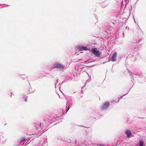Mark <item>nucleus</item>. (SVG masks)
<instances>
[{"label":"nucleus","mask_w":146,"mask_h":146,"mask_svg":"<svg viewBox=\"0 0 146 146\" xmlns=\"http://www.w3.org/2000/svg\"><path fill=\"white\" fill-rule=\"evenodd\" d=\"M137 42V40H133L128 44V46L129 48L134 49V50L137 52L139 49V48L138 46L139 44H137L135 46V44Z\"/></svg>","instance_id":"nucleus-1"},{"label":"nucleus","mask_w":146,"mask_h":146,"mask_svg":"<svg viewBox=\"0 0 146 146\" xmlns=\"http://www.w3.org/2000/svg\"><path fill=\"white\" fill-rule=\"evenodd\" d=\"M60 118L59 117H57L56 115L53 117L48 115L46 117V119L44 121H48L49 123H51L55 120H58Z\"/></svg>","instance_id":"nucleus-2"},{"label":"nucleus","mask_w":146,"mask_h":146,"mask_svg":"<svg viewBox=\"0 0 146 146\" xmlns=\"http://www.w3.org/2000/svg\"><path fill=\"white\" fill-rule=\"evenodd\" d=\"M91 51L92 53L96 57H99L101 53L99 50L96 48L92 47Z\"/></svg>","instance_id":"nucleus-3"},{"label":"nucleus","mask_w":146,"mask_h":146,"mask_svg":"<svg viewBox=\"0 0 146 146\" xmlns=\"http://www.w3.org/2000/svg\"><path fill=\"white\" fill-rule=\"evenodd\" d=\"M53 66L54 67L56 68L63 70L64 68V66L62 64L58 62L54 63L53 64Z\"/></svg>","instance_id":"nucleus-4"},{"label":"nucleus","mask_w":146,"mask_h":146,"mask_svg":"<svg viewBox=\"0 0 146 146\" xmlns=\"http://www.w3.org/2000/svg\"><path fill=\"white\" fill-rule=\"evenodd\" d=\"M74 100V97H71L70 98V100L67 102V104L68 103V106L66 110V113L68 111L69 109L70 108L69 106L72 105V102Z\"/></svg>","instance_id":"nucleus-5"},{"label":"nucleus","mask_w":146,"mask_h":146,"mask_svg":"<svg viewBox=\"0 0 146 146\" xmlns=\"http://www.w3.org/2000/svg\"><path fill=\"white\" fill-rule=\"evenodd\" d=\"M110 105L109 102H104L101 106V110H104L107 109L109 106Z\"/></svg>","instance_id":"nucleus-6"},{"label":"nucleus","mask_w":146,"mask_h":146,"mask_svg":"<svg viewBox=\"0 0 146 146\" xmlns=\"http://www.w3.org/2000/svg\"><path fill=\"white\" fill-rule=\"evenodd\" d=\"M110 3V0H106L102 3L101 6L102 8H104L108 5Z\"/></svg>","instance_id":"nucleus-7"},{"label":"nucleus","mask_w":146,"mask_h":146,"mask_svg":"<svg viewBox=\"0 0 146 146\" xmlns=\"http://www.w3.org/2000/svg\"><path fill=\"white\" fill-rule=\"evenodd\" d=\"M77 49L79 51L88 50V48L87 46H78L77 47Z\"/></svg>","instance_id":"nucleus-8"},{"label":"nucleus","mask_w":146,"mask_h":146,"mask_svg":"<svg viewBox=\"0 0 146 146\" xmlns=\"http://www.w3.org/2000/svg\"><path fill=\"white\" fill-rule=\"evenodd\" d=\"M131 81H132L133 82V85H132V86H131V88L129 89V90L128 91V92L126 94H124V95H123L121 96H120L119 98H118V100L117 101V102H116L115 101V100H113V101L112 103H117L118 102H119V100L122 98L123 97L126 95L128 92H129V91H130V89L132 88V87H133V86H134V82H133L132 81V80H131Z\"/></svg>","instance_id":"nucleus-9"},{"label":"nucleus","mask_w":146,"mask_h":146,"mask_svg":"<svg viewBox=\"0 0 146 146\" xmlns=\"http://www.w3.org/2000/svg\"><path fill=\"white\" fill-rule=\"evenodd\" d=\"M6 140L7 139L4 137L2 135H0V141L1 143H4Z\"/></svg>","instance_id":"nucleus-10"},{"label":"nucleus","mask_w":146,"mask_h":146,"mask_svg":"<svg viewBox=\"0 0 146 146\" xmlns=\"http://www.w3.org/2000/svg\"><path fill=\"white\" fill-rule=\"evenodd\" d=\"M117 54V52H115L113 53L112 56L111 57V60L112 62H114L116 61Z\"/></svg>","instance_id":"nucleus-11"},{"label":"nucleus","mask_w":146,"mask_h":146,"mask_svg":"<svg viewBox=\"0 0 146 146\" xmlns=\"http://www.w3.org/2000/svg\"><path fill=\"white\" fill-rule=\"evenodd\" d=\"M125 133L127 135V137L128 138L130 137V136L131 134V131L129 129L126 130L125 131Z\"/></svg>","instance_id":"nucleus-12"},{"label":"nucleus","mask_w":146,"mask_h":146,"mask_svg":"<svg viewBox=\"0 0 146 146\" xmlns=\"http://www.w3.org/2000/svg\"><path fill=\"white\" fill-rule=\"evenodd\" d=\"M134 74L140 78H142L143 76V74L141 72L140 73H136Z\"/></svg>","instance_id":"nucleus-13"},{"label":"nucleus","mask_w":146,"mask_h":146,"mask_svg":"<svg viewBox=\"0 0 146 146\" xmlns=\"http://www.w3.org/2000/svg\"><path fill=\"white\" fill-rule=\"evenodd\" d=\"M28 81L29 83V84L30 86V87H31V86H30V84L29 82V80H28ZM29 93H32L33 92V91H32V89H31V88H29Z\"/></svg>","instance_id":"nucleus-14"},{"label":"nucleus","mask_w":146,"mask_h":146,"mask_svg":"<svg viewBox=\"0 0 146 146\" xmlns=\"http://www.w3.org/2000/svg\"><path fill=\"white\" fill-rule=\"evenodd\" d=\"M139 146H143V142L142 140L139 141Z\"/></svg>","instance_id":"nucleus-15"},{"label":"nucleus","mask_w":146,"mask_h":146,"mask_svg":"<svg viewBox=\"0 0 146 146\" xmlns=\"http://www.w3.org/2000/svg\"><path fill=\"white\" fill-rule=\"evenodd\" d=\"M47 139H46L45 141H44L42 144V145L44 146H46V145H47Z\"/></svg>","instance_id":"nucleus-16"},{"label":"nucleus","mask_w":146,"mask_h":146,"mask_svg":"<svg viewBox=\"0 0 146 146\" xmlns=\"http://www.w3.org/2000/svg\"><path fill=\"white\" fill-rule=\"evenodd\" d=\"M23 98L24 99L25 101L27 102V96H26L23 95Z\"/></svg>","instance_id":"nucleus-17"},{"label":"nucleus","mask_w":146,"mask_h":146,"mask_svg":"<svg viewBox=\"0 0 146 146\" xmlns=\"http://www.w3.org/2000/svg\"><path fill=\"white\" fill-rule=\"evenodd\" d=\"M25 140V138H22L21 139H20V140H19L20 142H22L23 141H24Z\"/></svg>","instance_id":"nucleus-18"},{"label":"nucleus","mask_w":146,"mask_h":146,"mask_svg":"<svg viewBox=\"0 0 146 146\" xmlns=\"http://www.w3.org/2000/svg\"><path fill=\"white\" fill-rule=\"evenodd\" d=\"M58 79H57L56 81V83H55V88H56V87H58V84H57V83H58Z\"/></svg>","instance_id":"nucleus-19"},{"label":"nucleus","mask_w":146,"mask_h":146,"mask_svg":"<svg viewBox=\"0 0 146 146\" xmlns=\"http://www.w3.org/2000/svg\"><path fill=\"white\" fill-rule=\"evenodd\" d=\"M22 75L23 76H22L21 77V78L22 79H25V78H27V76L25 74H22Z\"/></svg>","instance_id":"nucleus-20"},{"label":"nucleus","mask_w":146,"mask_h":146,"mask_svg":"<svg viewBox=\"0 0 146 146\" xmlns=\"http://www.w3.org/2000/svg\"><path fill=\"white\" fill-rule=\"evenodd\" d=\"M64 83V82H63L61 84L60 83L59 84H58V88L59 89H60V86L63 83Z\"/></svg>","instance_id":"nucleus-21"},{"label":"nucleus","mask_w":146,"mask_h":146,"mask_svg":"<svg viewBox=\"0 0 146 146\" xmlns=\"http://www.w3.org/2000/svg\"><path fill=\"white\" fill-rule=\"evenodd\" d=\"M90 80V79H89V80H87L86 81L85 84H86V83H87L88 82H89Z\"/></svg>","instance_id":"nucleus-22"},{"label":"nucleus","mask_w":146,"mask_h":146,"mask_svg":"<svg viewBox=\"0 0 146 146\" xmlns=\"http://www.w3.org/2000/svg\"><path fill=\"white\" fill-rule=\"evenodd\" d=\"M138 28H139V29L143 33V31H142L141 30V29L139 27V26H138Z\"/></svg>","instance_id":"nucleus-23"},{"label":"nucleus","mask_w":146,"mask_h":146,"mask_svg":"<svg viewBox=\"0 0 146 146\" xmlns=\"http://www.w3.org/2000/svg\"><path fill=\"white\" fill-rule=\"evenodd\" d=\"M112 24L113 25H114L115 24V23L114 22H111L110 24Z\"/></svg>","instance_id":"nucleus-24"},{"label":"nucleus","mask_w":146,"mask_h":146,"mask_svg":"<svg viewBox=\"0 0 146 146\" xmlns=\"http://www.w3.org/2000/svg\"><path fill=\"white\" fill-rule=\"evenodd\" d=\"M30 139V137H29L28 139H27V140L28 141H29Z\"/></svg>","instance_id":"nucleus-25"},{"label":"nucleus","mask_w":146,"mask_h":146,"mask_svg":"<svg viewBox=\"0 0 146 146\" xmlns=\"http://www.w3.org/2000/svg\"><path fill=\"white\" fill-rule=\"evenodd\" d=\"M99 146H105L104 145H101V144H100L99 145Z\"/></svg>","instance_id":"nucleus-26"},{"label":"nucleus","mask_w":146,"mask_h":146,"mask_svg":"<svg viewBox=\"0 0 146 146\" xmlns=\"http://www.w3.org/2000/svg\"><path fill=\"white\" fill-rule=\"evenodd\" d=\"M83 87H82V88L81 90H82V92H83Z\"/></svg>","instance_id":"nucleus-27"},{"label":"nucleus","mask_w":146,"mask_h":146,"mask_svg":"<svg viewBox=\"0 0 146 146\" xmlns=\"http://www.w3.org/2000/svg\"><path fill=\"white\" fill-rule=\"evenodd\" d=\"M140 40H139V41H138V43H139V42H140Z\"/></svg>","instance_id":"nucleus-28"},{"label":"nucleus","mask_w":146,"mask_h":146,"mask_svg":"<svg viewBox=\"0 0 146 146\" xmlns=\"http://www.w3.org/2000/svg\"><path fill=\"white\" fill-rule=\"evenodd\" d=\"M124 1H125V2H126L127 1V0H124Z\"/></svg>","instance_id":"nucleus-29"},{"label":"nucleus","mask_w":146,"mask_h":146,"mask_svg":"<svg viewBox=\"0 0 146 146\" xmlns=\"http://www.w3.org/2000/svg\"><path fill=\"white\" fill-rule=\"evenodd\" d=\"M7 5V6H9V5Z\"/></svg>","instance_id":"nucleus-30"},{"label":"nucleus","mask_w":146,"mask_h":146,"mask_svg":"<svg viewBox=\"0 0 146 146\" xmlns=\"http://www.w3.org/2000/svg\"><path fill=\"white\" fill-rule=\"evenodd\" d=\"M130 73H131V76H132V74H131V72H130Z\"/></svg>","instance_id":"nucleus-31"},{"label":"nucleus","mask_w":146,"mask_h":146,"mask_svg":"<svg viewBox=\"0 0 146 146\" xmlns=\"http://www.w3.org/2000/svg\"><path fill=\"white\" fill-rule=\"evenodd\" d=\"M59 120H60L59 121H61V119H59Z\"/></svg>","instance_id":"nucleus-32"},{"label":"nucleus","mask_w":146,"mask_h":146,"mask_svg":"<svg viewBox=\"0 0 146 146\" xmlns=\"http://www.w3.org/2000/svg\"><path fill=\"white\" fill-rule=\"evenodd\" d=\"M128 72L130 74V71H128Z\"/></svg>","instance_id":"nucleus-33"},{"label":"nucleus","mask_w":146,"mask_h":146,"mask_svg":"<svg viewBox=\"0 0 146 146\" xmlns=\"http://www.w3.org/2000/svg\"><path fill=\"white\" fill-rule=\"evenodd\" d=\"M40 126H41V123H40Z\"/></svg>","instance_id":"nucleus-34"},{"label":"nucleus","mask_w":146,"mask_h":146,"mask_svg":"<svg viewBox=\"0 0 146 146\" xmlns=\"http://www.w3.org/2000/svg\"><path fill=\"white\" fill-rule=\"evenodd\" d=\"M82 126L84 127H86L84 126Z\"/></svg>","instance_id":"nucleus-35"},{"label":"nucleus","mask_w":146,"mask_h":146,"mask_svg":"<svg viewBox=\"0 0 146 146\" xmlns=\"http://www.w3.org/2000/svg\"><path fill=\"white\" fill-rule=\"evenodd\" d=\"M110 61V60H109H109H108V61Z\"/></svg>","instance_id":"nucleus-36"},{"label":"nucleus","mask_w":146,"mask_h":146,"mask_svg":"<svg viewBox=\"0 0 146 146\" xmlns=\"http://www.w3.org/2000/svg\"><path fill=\"white\" fill-rule=\"evenodd\" d=\"M76 141H75V143H76Z\"/></svg>","instance_id":"nucleus-37"},{"label":"nucleus","mask_w":146,"mask_h":146,"mask_svg":"<svg viewBox=\"0 0 146 146\" xmlns=\"http://www.w3.org/2000/svg\"><path fill=\"white\" fill-rule=\"evenodd\" d=\"M145 79L146 80V78H145Z\"/></svg>","instance_id":"nucleus-38"}]
</instances>
